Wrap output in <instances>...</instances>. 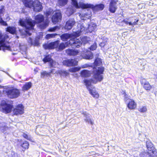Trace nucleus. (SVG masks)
<instances>
[{"mask_svg":"<svg viewBox=\"0 0 157 157\" xmlns=\"http://www.w3.org/2000/svg\"><path fill=\"white\" fill-rule=\"evenodd\" d=\"M127 107L129 109H134L137 107V104L133 100L130 99L127 104Z\"/></svg>","mask_w":157,"mask_h":157,"instance_id":"a211bd4d","label":"nucleus"},{"mask_svg":"<svg viewBox=\"0 0 157 157\" xmlns=\"http://www.w3.org/2000/svg\"><path fill=\"white\" fill-rule=\"evenodd\" d=\"M80 24L81 25V24ZM81 25L82 26H84L82 25L81 24ZM83 27L85 28V29L83 32L85 31V29H88L89 31L90 32H91L95 30L96 28V25L95 24L91 23L89 25L88 27L86 28L85 27H84V26Z\"/></svg>","mask_w":157,"mask_h":157,"instance_id":"5701e85b","label":"nucleus"},{"mask_svg":"<svg viewBox=\"0 0 157 157\" xmlns=\"http://www.w3.org/2000/svg\"><path fill=\"white\" fill-rule=\"evenodd\" d=\"M63 63L67 66H73L77 65L78 61L75 59H70L63 60Z\"/></svg>","mask_w":157,"mask_h":157,"instance_id":"9d476101","label":"nucleus"},{"mask_svg":"<svg viewBox=\"0 0 157 157\" xmlns=\"http://www.w3.org/2000/svg\"><path fill=\"white\" fill-rule=\"evenodd\" d=\"M82 43L86 44L90 40V38L86 36L82 37L80 39Z\"/></svg>","mask_w":157,"mask_h":157,"instance_id":"58836bf2","label":"nucleus"},{"mask_svg":"<svg viewBox=\"0 0 157 157\" xmlns=\"http://www.w3.org/2000/svg\"><path fill=\"white\" fill-rule=\"evenodd\" d=\"M68 45L67 43H61L59 46V50L61 51L64 49Z\"/></svg>","mask_w":157,"mask_h":157,"instance_id":"e433bc0d","label":"nucleus"},{"mask_svg":"<svg viewBox=\"0 0 157 157\" xmlns=\"http://www.w3.org/2000/svg\"><path fill=\"white\" fill-rule=\"evenodd\" d=\"M67 54L69 56H76L80 53L78 51L75 49H68L66 50Z\"/></svg>","mask_w":157,"mask_h":157,"instance_id":"aec40b11","label":"nucleus"},{"mask_svg":"<svg viewBox=\"0 0 157 157\" xmlns=\"http://www.w3.org/2000/svg\"><path fill=\"white\" fill-rule=\"evenodd\" d=\"M57 34H48L46 35L45 38L47 39H48L51 38H53L57 35Z\"/></svg>","mask_w":157,"mask_h":157,"instance_id":"ea45409f","label":"nucleus"},{"mask_svg":"<svg viewBox=\"0 0 157 157\" xmlns=\"http://www.w3.org/2000/svg\"><path fill=\"white\" fill-rule=\"evenodd\" d=\"M85 29V28L83 26L80 24H78L77 25V30L76 32H74L73 34L71 35L68 33L63 34L61 36V38L63 41H66L69 38L71 39L73 36H75L76 34L78 36V34L80 32H83Z\"/></svg>","mask_w":157,"mask_h":157,"instance_id":"39448f33","label":"nucleus"},{"mask_svg":"<svg viewBox=\"0 0 157 157\" xmlns=\"http://www.w3.org/2000/svg\"><path fill=\"white\" fill-rule=\"evenodd\" d=\"M13 157H17V154H14V155Z\"/></svg>","mask_w":157,"mask_h":157,"instance_id":"052dcab7","label":"nucleus"},{"mask_svg":"<svg viewBox=\"0 0 157 157\" xmlns=\"http://www.w3.org/2000/svg\"><path fill=\"white\" fill-rule=\"evenodd\" d=\"M23 3L25 6L31 8L33 6V2L32 0H23Z\"/></svg>","mask_w":157,"mask_h":157,"instance_id":"a878e982","label":"nucleus"},{"mask_svg":"<svg viewBox=\"0 0 157 157\" xmlns=\"http://www.w3.org/2000/svg\"><path fill=\"white\" fill-rule=\"evenodd\" d=\"M28 42L31 45H33L34 46H38L39 44L38 40H36V39H35V40H33L31 38L29 37L28 39Z\"/></svg>","mask_w":157,"mask_h":157,"instance_id":"473e14b6","label":"nucleus"},{"mask_svg":"<svg viewBox=\"0 0 157 157\" xmlns=\"http://www.w3.org/2000/svg\"><path fill=\"white\" fill-rule=\"evenodd\" d=\"M81 32L80 33L78 34V36L76 34L75 36H73L72 38L70 40L69 43L71 45H72L73 47H75L77 48H78L80 46V45L82 44V42H81L80 39H77L76 37L78 36H79L81 32Z\"/></svg>","mask_w":157,"mask_h":157,"instance_id":"6e6552de","label":"nucleus"},{"mask_svg":"<svg viewBox=\"0 0 157 157\" xmlns=\"http://www.w3.org/2000/svg\"><path fill=\"white\" fill-rule=\"evenodd\" d=\"M35 12H40L42 10V6L41 3L38 1H35L33 3V7Z\"/></svg>","mask_w":157,"mask_h":157,"instance_id":"f8f14e48","label":"nucleus"},{"mask_svg":"<svg viewBox=\"0 0 157 157\" xmlns=\"http://www.w3.org/2000/svg\"><path fill=\"white\" fill-rule=\"evenodd\" d=\"M128 24L130 25H132V24L131 22H129Z\"/></svg>","mask_w":157,"mask_h":157,"instance_id":"bf43d9fd","label":"nucleus"},{"mask_svg":"<svg viewBox=\"0 0 157 157\" xmlns=\"http://www.w3.org/2000/svg\"><path fill=\"white\" fill-rule=\"evenodd\" d=\"M9 38L8 36L6 34L3 35L0 32V50H11V48L8 44H6V42Z\"/></svg>","mask_w":157,"mask_h":157,"instance_id":"423d86ee","label":"nucleus"},{"mask_svg":"<svg viewBox=\"0 0 157 157\" xmlns=\"http://www.w3.org/2000/svg\"><path fill=\"white\" fill-rule=\"evenodd\" d=\"M84 116L86 117V118L85 119V121L89 124L92 125L93 124V122L91 120L90 117V115L88 113H84Z\"/></svg>","mask_w":157,"mask_h":157,"instance_id":"72a5a7b5","label":"nucleus"},{"mask_svg":"<svg viewBox=\"0 0 157 157\" xmlns=\"http://www.w3.org/2000/svg\"><path fill=\"white\" fill-rule=\"evenodd\" d=\"M67 2V0H59V3L61 6H63L66 4Z\"/></svg>","mask_w":157,"mask_h":157,"instance_id":"37998d69","label":"nucleus"},{"mask_svg":"<svg viewBox=\"0 0 157 157\" xmlns=\"http://www.w3.org/2000/svg\"><path fill=\"white\" fill-rule=\"evenodd\" d=\"M43 36V33H39V35H38L37 37L35 38V39H36V40H39V39L41 38Z\"/></svg>","mask_w":157,"mask_h":157,"instance_id":"09e8293b","label":"nucleus"},{"mask_svg":"<svg viewBox=\"0 0 157 157\" xmlns=\"http://www.w3.org/2000/svg\"><path fill=\"white\" fill-rule=\"evenodd\" d=\"M124 100L125 101H127L128 99L129 98L128 97L127 95H126V93L124 92Z\"/></svg>","mask_w":157,"mask_h":157,"instance_id":"603ef678","label":"nucleus"},{"mask_svg":"<svg viewBox=\"0 0 157 157\" xmlns=\"http://www.w3.org/2000/svg\"><path fill=\"white\" fill-rule=\"evenodd\" d=\"M0 24L3 26H7V24L5 21H4L2 19H0Z\"/></svg>","mask_w":157,"mask_h":157,"instance_id":"8fccbe9b","label":"nucleus"},{"mask_svg":"<svg viewBox=\"0 0 157 157\" xmlns=\"http://www.w3.org/2000/svg\"><path fill=\"white\" fill-rule=\"evenodd\" d=\"M29 147V144L27 141L25 142L21 145V147L24 149H28Z\"/></svg>","mask_w":157,"mask_h":157,"instance_id":"79ce46f5","label":"nucleus"},{"mask_svg":"<svg viewBox=\"0 0 157 157\" xmlns=\"http://www.w3.org/2000/svg\"><path fill=\"white\" fill-rule=\"evenodd\" d=\"M105 44L104 42H102L100 44V45L101 47H103L105 45Z\"/></svg>","mask_w":157,"mask_h":157,"instance_id":"5fc2aeb1","label":"nucleus"},{"mask_svg":"<svg viewBox=\"0 0 157 157\" xmlns=\"http://www.w3.org/2000/svg\"><path fill=\"white\" fill-rule=\"evenodd\" d=\"M43 61L45 63L47 62H49V66L51 67L55 68L57 66V63L52 59L51 56L49 55L46 56L43 59Z\"/></svg>","mask_w":157,"mask_h":157,"instance_id":"1a4fd4ad","label":"nucleus"},{"mask_svg":"<svg viewBox=\"0 0 157 157\" xmlns=\"http://www.w3.org/2000/svg\"><path fill=\"white\" fill-rule=\"evenodd\" d=\"M117 0H111L109 5V10L111 13H114L115 12L117 8L116 4L117 2Z\"/></svg>","mask_w":157,"mask_h":157,"instance_id":"4468645a","label":"nucleus"},{"mask_svg":"<svg viewBox=\"0 0 157 157\" xmlns=\"http://www.w3.org/2000/svg\"><path fill=\"white\" fill-rule=\"evenodd\" d=\"M72 75L75 77H76L77 76V74H72Z\"/></svg>","mask_w":157,"mask_h":157,"instance_id":"13d9d810","label":"nucleus"},{"mask_svg":"<svg viewBox=\"0 0 157 157\" xmlns=\"http://www.w3.org/2000/svg\"><path fill=\"white\" fill-rule=\"evenodd\" d=\"M34 71H36V72H37V71H36V70L35 69H34Z\"/></svg>","mask_w":157,"mask_h":157,"instance_id":"0e129e2a","label":"nucleus"},{"mask_svg":"<svg viewBox=\"0 0 157 157\" xmlns=\"http://www.w3.org/2000/svg\"><path fill=\"white\" fill-rule=\"evenodd\" d=\"M102 63V62L100 58H96L94 63V67L93 68L94 70L93 71H94V70L96 71L98 70V69L100 67H102L103 68H104L102 67H98L100 66L101 65ZM103 69L104 70V69Z\"/></svg>","mask_w":157,"mask_h":157,"instance_id":"dca6fc26","label":"nucleus"},{"mask_svg":"<svg viewBox=\"0 0 157 157\" xmlns=\"http://www.w3.org/2000/svg\"><path fill=\"white\" fill-rule=\"evenodd\" d=\"M91 73V71L84 70L82 71L80 74L82 77H87L90 76Z\"/></svg>","mask_w":157,"mask_h":157,"instance_id":"4be33fe9","label":"nucleus"},{"mask_svg":"<svg viewBox=\"0 0 157 157\" xmlns=\"http://www.w3.org/2000/svg\"><path fill=\"white\" fill-rule=\"evenodd\" d=\"M13 105L9 103L7 101L3 100L0 105V109L3 112L5 113H10L12 110Z\"/></svg>","mask_w":157,"mask_h":157,"instance_id":"0eeeda50","label":"nucleus"},{"mask_svg":"<svg viewBox=\"0 0 157 157\" xmlns=\"http://www.w3.org/2000/svg\"><path fill=\"white\" fill-rule=\"evenodd\" d=\"M123 22H124V23H125V24H128V20H126V19H124L123 20Z\"/></svg>","mask_w":157,"mask_h":157,"instance_id":"6e6d98bb","label":"nucleus"},{"mask_svg":"<svg viewBox=\"0 0 157 157\" xmlns=\"http://www.w3.org/2000/svg\"><path fill=\"white\" fill-rule=\"evenodd\" d=\"M138 21H139V20L138 19L137 20V21L136 22H134L133 23H132L133 26V25H136L137 24L136 23L137 22H138Z\"/></svg>","mask_w":157,"mask_h":157,"instance_id":"4d7b16f0","label":"nucleus"},{"mask_svg":"<svg viewBox=\"0 0 157 157\" xmlns=\"http://www.w3.org/2000/svg\"><path fill=\"white\" fill-rule=\"evenodd\" d=\"M24 112V107L21 104L18 105L13 110L14 114H22Z\"/></svg>","mask_w":157,"mask_h":157,"instance_id":"9b49d317","label":"nucleus"},{"mask_svg":"<svg viewBox=\"0 0 157 157\" xmlns=\"http://www.w3.org/2000/svg\"><path fill=\"white\" fill-rule=\"evenodd\" d=\"M23 136L26 139H27L30 141H32V138L30 136H28L25 133H24L23 135Z\"/></svg>","mask_w":157,"mask_h":157,"instance_id":"a18cd8bd","label":"nucleus"},{"mask_svg":"<svg viewBox=\"0 0 157 157\" xmlns=\"http://www.w3.org/2000/svg\"><path fill=\"white\" fill-rule=\"evenodd\" d=\"M75 21L74 19L69 20L67 22L65 26V29L67 30H70L75 23Z\"/></svg>","mask_w":157,"mask_h":157,"instance_id":"f3484780","label":"nucleus"},{"mask_svg":"<svg viewBox=\"0 0 157 157\" xmlns=\"http://www.w3.org/2000/svg\"><path fill=\"white\" fill-rule=\"evenodd\" d=\"M1 82V80H0V83ZM3 87L0 85V88H2Z\"/></svg>","mask_w":157,"mask_h":157,"instance_id":"680f3d73","label":"nucleus"},{"mask_svg":"<svg viewBox=\"0 0 157 157\" xmlns=\"http://www.w3.org/2000/svg\"><path fill=\"white\" fill-rule=\"evenodd\" d=\"M90 66V65L87 64H85L84 65H82L80 67H81V68H87L89 67Z\"/></svg>","mask_w":157,"mask_h":157,"instance_id":"3c124183","label":"nucleus"},{"mask_svg":"<svg viewBox=\"0 0 157 157\" xmlns=\"http://www.w3.org/2000/svg\"><path fill=\"white\" fill-rule=\"evenodd\" d=\"M105 40L106 42L108 40V39L107 38H105Z\"/></svg>","mask_w":157,"mask_h":157,"instance_id":"e2e57ef3","label":"nucleus"},{"mask_svg":"<svg viewBox=\"0 0 157 157\" xmlns=\"http://www.w3.org/2000/svg\"><path fill=\"white\" fill-rule=\"evenodd\" d=\"M52 10L51 9L47 10L45 13L46 16L48 17V16L50 15L52 13Z\"/></svg>","mask_w":157,"mask_h":157,"instance_id":"c03bdc74","label":"nucleus"},{"mask_svg":"<svg viewBox=\"0 0 157 157\" xmlns=\"http://www.w3.org/2000/svg\"><path fill=\"white\" fill-rule=\"evenodd\" d=\"M57 71L55 72L54 69H52L51 70V72H49V73H50V75L51 74V73L53 74H55V73H56Z\"/></svg>","mask_w":157,"mask_h":157,"instance_id":"864d4df0","label":"nucleus"},{"mask_svg":"<svg viewBox=\"0 0 157 157\" xmlns=\"http://www.w3.org/2000/svg\"><path fill=\"white\" fill-rule=\"evenodd\" d=\"M90 94L95 98H99V95L98 92L96 90L94 87H92L91 89H89L88 90Z\"/></svg>","mask_w":157,"mask_h":157,"instance_id":"6ab92c4d","label":"nucleus"},{"mask_svg":"<svg viewBox=\"0 0 157 157\" xmlns=\"http://www.w3.org/2000/svg\"><path fill=\"white\" fill-rule=\"evenodd\" d=\"M3 92L6 94L8 97L11 98H18L20 94V90L14 87L6 88Z\"/></svg>","mask_w":157,"mask_h":157,"instance_id":"20e7f679","label":"nucleus"},{"mask_svg":"<svg viewBox=\"0 0 157 157\" xmlns=\"http://www.w3.org/2000/svg\"><path fill=\"white\" fill-rule=\"evenodd\" d=\"M58 26H56L53 28H52L50 29H49L48 31L49 32H53L55 31L56 30V29L58 28Z\"/></svg>","mask_w":157,"mask_h":157,"instance_id":"49530a36","label":"nucleus"},{"mask_svg":"<svg viewBox=\"0 0 157 157\" xmlns=\"http://www.w3.org/2000/svg\"><path fill=\"white\" fill-rule=\"evenodd\" d=\"M36 21H33L31 19L27 17L25 21L22 19H20L19 23L22 26H24L27 29L32 30L33 27L35 24L36 22L37 23H40L44 21V17L41 14H39L36 16L35 17Z\"/></svg>","mask_w":157,"mask_h":157,"instance_id":"7ed1b4c3","label":"nucleus"},{"mask_svg":"<svg viewBox=\"0 0 157 157\" xmlns=\"http://www.w3.org/2000/svg\"><path fill=\"white\" fill-rule=\"evenodd\" d=\"M82 57L83 59H92L93 58V54L91 52H88L87 54L84 56H82L81 54Z\"/></svg>","mask_w":157,"mask_h":157,"instance_id":"7c9ffc66","label":"nucleus"},{"mask_svg":"<svg viewBox=\"0 0 157 157\" xmlns=\"http://www.w3.org/2000/svg\"><path fill=\"white\" fill-rule=\"evenodd\" d=\"M138 110L141 113H145L147 112V110L146 106H142L138 108Z\"/></svg>","mask_w":157,"mask_h":157,"instance_id":"c9c22d12","label":"nucleus"},{"mask_svg":"<svg viewBox=\"0 0 157 157\" xmlns=\"http://www.w3.org/2000/svg\"><path fill=\"white\" fill-rule=\"evenodd\" d=\"M97 47L96 44V43H94L91 46L90 49L91 50H94Z\"/></svg>","mask_w":157,"mask_h":157,"instance_id":"de8ad7c7","label":"nucleus"},{"mask_svg":"<svg viewBox=\"0 0 157 157\" xmlns=\"http://www.w3.org/2000/svg\"><path fill=\"white\" fill-rule=\"evenodd\" d=\"M9 128L6 126L4 123H0V130L4 134H6L8 132Z\"/></svg>","mask_w":157,"mask_h":157,"instance_id":"393cba45","label":"nucleus"},{"mask_svg":"<svg viewBox=\"0 0 157 157\" xmlns=\"http://www.w3.org/2000/svg\"><path fill=\"white\" fill-rule=\"evenodd\" d=\"M56 74H59L61 77L65 76L66 77L69 75V73L68 72L64 70H60L57 71H56Z\"/></svg>","mask_w":157,"mask_h":157,"instance_id":"2f4dec72","label":"nucleus"},{"mask_svg":"<svg viewBox=\"0 0 157 157\" xmlns=\"http://www.w3.org/2000/svg\"><path fill=\"white\" fill-rule=\"evenodd\" d=\"M104 69L102 67H100L96 71H93V77L95 80L92 79H85L83 82L88 90L91 89V83L96 84L98 82H101L103 79V74Z\"/></svg>","mask_w":157,"mask_h":157,"instance_id":"f03ea898","label":"nucleus"},{"mask_svg":"<svg viewBox=\"0 0 157 157\" xmlns=\"http://www.w3.org/2000/svg\"><path fill=\"white\" fill-rule=\"evenodd\" d=\"M72 4L77 8H88L89 9H86L87 12L85 13L84 14H80L79 16L81 19L84 20L86 19H89L90 18L91 15V9L93 10H102L104 8V5L101 4L98 5L96 6H94L92 5L88 4H86L84 3L83 1H81L79 2V4L78 3L77 0H71Z\"/></svg>","mask_w":157,"mask_h":157,"instance_id":"f257e3e1","label":"nucleus"},{"mask_svg":"<svg viewBox=\"0 0 157 157\" xmlns=\"http://www.w3.org/2000/svg\"><path fill=\"white\" fill-rule=\"evenodd\" d=\"M32 86V83L31 82H28L25 83L22 88V91H25L30 89Z\"/></svg>","mask_w":157,"mask_h":157,"instance_id":"c85d7f7f","label":"nucleus"},{"mask_svg":"<svg viewBox=\"0 0 157 157\" xmlns=\"http://www.w3.org/2000/svg\"><path fill=\"white\" fill-rule=\"evenodd\" d=\"M49 23V21L47 19V20L43 21V23L40 24V27L41 29H44L47 27Z\"/></svg>","mask_w":157,"mask_h":157,"instance_id":"f704fd0d","label":"nucleus"},{"mask_svg":"<svg viewBox=\"0 0 157 157\" xmlns=\"http://www.w3.org/2000/svg\"><path fill=\"white\" fill-rule=\"evenodd\" d=\"M69 10V9H68V10Z\"/></svg>","mask_w":157,"mask_h":157,"instance_id":"338daca9","label":"nucleus"},{"mask_svg":"<svg viewBox=\"0 0 157 157\" xmlns=\"http://www.w3.org/2000/svg\"><path fill=\"white\" fill-rule=\"evenodd\" d=\"M81 69V67H76L74 68H70L69 70V71L71 72H75L79 71Z\"/></svg>","mask_w":157,"mask_h":157,"instance_id":"4c0bfd02","label":"nucleus"},{"mask_svg":"<svg viewBox=\"0 0 157 157\" xmlns=\"http://www.w3.org/2000/svg\"><path fill=\"white\" fill-rule=\"evenodd\" d=\"M146 152L143 153H141L140 152L136 150L133 151L132 154L135 157H146Z\"/></svg>","mask_w":157,"mask_h":157,"instance_id":"b1692460","label":"nucleus"},{"mask_svg":"<svg viewBox=\"0 0 157 157\" xmlns=\"http://www.w3.org/2000/svg\"><path fill=\"white\" fill-rule=\"evenodd\" d=\"M41 77L43 78L45 76L48 77L50 75V73L49 72H47L46 71H43L41 73Z\"/></svg>","mask_w":157,"mask_h":157,"instance_id":"a19ab883","label":"nucleus"},{"mask_svg":"<svg viewBox=\"0 0 157 157\" xmlns=\"http://www.w3.org/2000/svg\"><path fill=\"white\" fill-rule=\"evenodd\" d=\"M73 13V12L72 11L71 12V14L72 13Z\"/></svg>","mask_w":157,"mask_h":157,"instance_id":"69168bd1","label":"nucleus"},{"mask_svg":"<svg viewBox=\"0 0 157 157\" xmlns=\"http://www.w3.org/2000/svg\"><path fill=\"white\" fill-rule=\"evenodd\" d=\"M145 79H143L141 83L143 85L144 88L146 90H150L151 88V86L148 82L145 81Z\"/></svg>","mask_w":157,"mask_h":157,"instance_id":"412c9836","label":"nucleus"},{"mask_svg":"<svg viewBox=\"0 0 157 157\" xmlns=\"http://www.w3.org/2000/svg\"><path fill=\"white\" fill-rule=\"evenodd\" d=\"M6 31L12 34H14L16 32V28L13 26H10L6 28Z\"/></svg>","mask_w":157,"mask_h":157,"instance_id":"c756f323","label":"nucleus"},{"mask_svg":"<svg viewBox=\"0 0 157 157\" xmlns=\"http://www.w3.org/2000/svg\"><path fill=\"white\" fill-rule=\"evenodd\" d=\"M146 157H157V151L155 150H152L151 152L145 153Z\"/></svg>","mask_w":157,"mask_h":157,"instance_id":"bb28decb","label":"nucleus"},{"mask_svg":"<svg viewBox=\"0 0 157 157\" xmlns=\"http://www.w3.org/2000/svg\"><path fill=\"white\" fill-rule=\"evenodd\" d=\"M146 146L148 152H151L152 150H154V147L152 143L150 141H147L146 143Z\"/></svg>","mask_w":157,"mask_h":157,"instance_id":"cd10ccee","label":"nucleus"},{"mask_svg":"<svg viewBox=\"0 0 157 157\" xmlns=\"http://www.w3.org/2000/svg\"><path fill=\"white\" fill-rule=\"evenodd\" d=\"M59 43L58 41L51 42L48 44L44 45V48L45 49H52L57 47L59 45Z\"/></svg>","mask_w":157,"mask_h":157,"instance_id":"2eb2a0df","label":"nucleus"},{"mask_svg":"<svg viewBox=\"0 0 157 157\" xmlns=\"http://www.w3.org/2000/svg\"><path fill=\"white\" fill-rule=\"evenodd\" d=\"M61 13L59 11L56 12L54 14L52 17V22L56 24L57 22L61 21Z\"/></svg>","mask_w":157,"mask_h":157,"instance_id":"ddd939ff","label":"nucleus"}]
</instances>
